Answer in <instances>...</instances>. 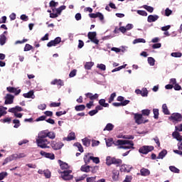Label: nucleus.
I'll return each mask as SVG.
<instances>
[{
	"label": "nucleus",
	"mask_w": 182,
	"mask_h": 182,
	"mask_svg": "<svg viewBox=\"0 0 182 182\" xmlns=\"http://www.w3.org/2000/svg\"><path fill=\"white\" fill-rule=\"evenodd\" d=\"M36 144L41 149H49L48 144H50V142L47 139L38 138L36 139Z\"/></svg>",
	"instance_id": "f257e3e1"
},
{
	"label": "nucleus",
	"mask_w": 182,
	"mask_h": 182,
	"mask_svg": "<svg viewBox=\"0 0 182 182\" xmlns=\"http://www.w3.org/2000/svg\"><path fill=\"white\" fill-rule=\"evenodd\" d=\"M58 173H61V178H63V180H65V181L72 180L73 178V176L70 175V173H72V171L70 170L58 171Z\"/></svg>",
	"instance_id": "f03ea898"
},
{
	"label": "nucleus",
	"mask_w": 182,
	"mask_h": 182,
	"mask_svg": "<svg viewBox=\"0 0 182 182\" xmlns=\"http://www.w3.org/2000/svg\"><path fill=\"white\" fill-rule=\"evenodd\" d=\"M154 150V146H143L139 148V152L141 153V154H149L150 151H153Z\"/></svg>",
	"instance_id": "7ed1b4c3"
},
{
	"label": "nucleus",
	"mask_w": 182,
	"mask_h": 182,
	"mask_svg": "<svg viewBox=\"0 0 182 182\" xmlns=\"http://www.w3.org/2000/svg\"><path fill=\"white\" fill-rule=\"evenodd\" d=\"M169 120L173 123H178L182 120V115L180 113H173L171 117H169Z\"/></svg>",
	"instance_id": "20e7f679"
},
{
	"label": "nucleus",
	"mask_w": 182,
	"mask_h": 182,
	"mask_svg": "<svg viewBox=\"0 0 182 182\" xmlns=\"http://www.w3.org/2000/svg\"><path fill=\"white\" fill-rule=\"evenodd\" d=\"M134 119L136 124H143V123H148L149 122V119L143 120V114H134Z\"/></svg>",
	"instance_id": "39448f33"
},
{
	"label": "nucleus",
	"mask_w": 182,
	"mask_h": 182,
	"mask_svg": "<svg viewBox=\"0 0 182 182\" xmlns=\"http://www.w3.org/2000/svg\"><path fill=\"white\" fill-rule=\"evenodd\" d=\"M134 146V143L133 142V141H130V140H124V139H118L116 143H115V146Z\"/></svg>",
	"instance_id": "423d86ee"
},
{
	"label": "nucleus",
	"mask_w": 182,
	"mask_h": 182,
	"mask_svg": "<svg viewBox=\"0 0 182 182\" xmlns=\"http://www.w3.org/2000/svg\"><path fill=\"white\" fill-rule=\"evenodd\" d=\"M97 36V33L96 31L93 32H89L87 33V38L92 42V43H95V45H97L99 43V39L96 38Z\"/></svg>",
	"instance_id": "0eeeda50"
},
{
	"label": "nucleus",
	"mask_w": 182,
	"mask_h": 182,
	"mask_svg": "<svg viewBox=\"0 0 182 182\" xmlns=\"http://www.w3.org/2000/svg\"><path fill=\"white\" fill-rule=\"evenodd\" d=\"M62 42V38L60 37H57L54 40L50 41L47 43L48 48H52V46H56L59 45V43Z\"/></svg>",
	"instance_id": "6e6552de"
},
{
	"label": "nucleus",
	"mask_w": 182,
	"mask_h": 182,
	"mask_svg": "<svg viewBox=\"0 0 182 182\" xmlns=\"http://www.w3.org/2000/svg\"><path fill=\"white\" fill-rule=\"evenodd\" d=\"M50 146L53 150H60L64 146L62 142L51 141Z\"/></svg>",
	"instance_id": "1a4fd4ad"
},
{
	"label": "nucleus",
	"mask_w": 182,
	"mask_h": 182,
	"mask_svg": "<svg viewBox=\"0 0 182 182\" xmlns=\"http://www.w3.org/2000/svg\"><path fill=\"white\" fill-rule=\"evenodd\" d=\"M14 99H15V97L11 94H6L5 97V105H12L14 103Z\"/></svg>",
	"instance_id": "9d476101"
},
{
	"label": "nucleus",
	"mask_w": 182,
	"mask_h": 182,
	"mask_svg": "<svg viewBox=\"0 0 182 182\" xmlns=\"http://www.w3.org/2000/svg\"><path fill=\"white\" fill-rule=\"evenodd\" d=\"M85 96L87 99H90V102H93V100L99 99V94L97 93L93 95L92 92H87L85 94Z\"/></svg>",
	"instance_id": "9b49d317"
},
{
	"label": "nucleus",
	"mask_w": 182,
	"mask_h": 182,
	"mask_svg": "<svg viewBox=\"0 0 182 182\" xmlns=\"http://www.w3.org/2000/svg\"><path fill=\"white\" fill-rule=\"evenodd\" d=\"M41 156H43L46 159H50V160H55V154L53 153H47L44 151L40 152Z\"/></svg>",
	"instance_id": "f8f14e48"
},
{
	"label": "nucleus",
	"mask_w": 182,
	"mask_h": 182,
	"mask_svg": "<svg viewBox=\"0 0 182 182\" xmlns=\"http://www.w3.org/2000/svg\"><path fill=\"white\" fill-rule=\"evenodd\" d=\"M6 90L9 93H14L15 96H18V95L21 92V89L18 90L14 87H7Z\"/></svg>",
	"instance_id": "ddd939ff"
},
{
	"label": "nucleus",
	"mask_w": 182,
	"mask_h": 182,
	"mask_svg": "<svg viewBox=\"0 0 182 182\" xmlns=\"http://www.w3.org/2000/svg\"><path fill=\"white\" fill-rule=\"evenodd\" d=\"M129 103L130 100H125L122 102H113L112 106H114V107H120V106H127V105H129Z\"/></svg>",
	"instance_id": "4468645a"
},
{
	"label": "nucleus",
	"mask_w": 182,
	"mask_h": 182,
	"mask_svg": "<svg viewBox=\"0 0 182 182\" xmlns=\"http://www.w3.org/2000/svg\"><path fill=\"white\" fill-rule=\"evenodd\" d=\"M160 18L158 15H149L147 18V21L149 23H151V22H156Z\"/></svg>",
	"instance_id": "2eb2a0df"
},
{
	"label": "nucleus",
	"mask_w": 182,
	"mask_h": 182,
	"mask_svg": "<svg viewBox=\"0 0 182 182\" xmlns=\"http://www.w3.org/2000/svg\"><path fill=\"white\" fill-rule=\"evenodd\" d=\"M51 85H57V86H59V87H62V86H63L65 84L63 80L55 79L51 82Z\"/></svg>",
	"instance_id": "dca6fc26"
},
{
	"label": "nucleus",
	"mask_w": 182,
	"mask_h": 182,
	"mask_svg": "<svg viewBox=\"0 0 182 182\" xmlns=\"http://www.w3.org/2000/svg\"><path fill=\"white\" fill-rule=\"evenodd\" d=\"M76 139V135L75 132H71L68 135V137H65L64 140H67V141H72V140H75Z\"/></svg>",
	"instance_id": "f3484780"
},
{
	"label": "nucleus",
	"mask_w": 182,
	"mask_h": 182,
	"mask_svg": "<svg viewBox=\"0 0 182 182\" xmlns=\"http://www.w3.org/2000/svg\"><path fill=\"white\" fill-rule=\"evenodd\" d=\"M120 174V172L117 170H113L112 171V180L114 181H117L119 180V176Z\"/></svg>",
	"instance_id": "a211bd4d"
},
{
	"label": "nucleus",
	"mask_w": 182,
	"mask_h": 182,
	"mask_svg": "<svg viewBox=\"0 0 182 182\" xmlns=\"http://www.w3.org/2000/svg\"><path fill=\"white\" fill-rule=\"evenodd\" d=\"M58 164H60L61 170H68V168H69V165L61 160H58Z\"/></svg>",
	"instance_id": "6ab92c4d"
},
{
	"label": "nucleus",
	"mask_w": 182,
	"mask_h": 182,
	"mask_svg": "<svg viewBox=\"0 0 182 182\" xmlns=\"http://www.w3.org/2000/svg\"><path fill=\"white\" fill-rule=\"evenodd\" d=\"M172 136L173 139H176L178 141H182V136L180 135V133L178 132H173L172 133Z\"/></svg>",
	"instance_id": "aec40b11"
},
{
	"label": "nucleus",
	"mask_w": 182,
	"mask_h": 182,
	"mask_svg": "<svg viewBox=\"0 0 182 182\" xmlns=\"http://www.w3.org/2000/svg\"><path fill=\"white\" fill-rule=\"evenodd\" d=\"M140 173H141V176H143L144 177H146V176H150V171L147 168H141L140 170Z\"/></svg>",
	"instance_id": "412c9836"
},
{
	"label": "nucleus",
	"mask_w": 182,
	"mask_h": 182,
	"mask_svg": "<svg viewBox=\"0 0 182 182\" xmlns=\"http://www.w3.org/2000/svg\"><path fill=\"white\" fill-rule=\"evenodd\" d=\"M167 155V150L166 149H163L158 155V156L156 157V159H164V157H166V156Z\"/></svg>",
	"instance_id": "4be33fe9"
},
{
	"label": "nucleus",
	"mask_w": 182,
	"mask_h": 182,
	"mask_svg": "<svg viewBox=\"0 0 182 182\" xmlns=\"http://www.w3.org/2000/svg\"><path fill=\"white\" fill-rule=\"evenodd\" d=\"M48 137V130L41 131L38 134V139H46Z\"/></svg>",
	"instance_id": "5701e85b"
},
{
	"label": "nucleus",
	"mask_w": 182,
	"mask_h": 182,
	"mask_svg": "<svg viewBox=\"0 0 182 182\" xmlns=\"http://www.w3.org/2000/svg\"><path fill=\"white\" fill-rule=\"evenodd\" d=\"M92 156H90V154H87L84 156V161L85 164H89L90 163V160H92Z\"/></svg>",
	"instance_id": "b1692460"
},
{
	"label": "nucleus",
	"mask_w": 182,
	"mask_h": 182,
	"mask_svg": "<svg viewBox=\"0 0 182 182\" xmlns=\"http://www.w3.org/2000/svg\"><path fill=\"white\" fill-rule=\"evenodd\" d=\"M64 9H66V6H61L58 9H55V14L59 16L62 14V11H64Z\"/></svg>",
	"instance_id": "393cba45"
},
{
	"label": "nucleus",
	"mask_w": 182,
	"mask_h": 182,
	"mask_svg": "<svg viewBox=\"0 0 182 182\" xmlns=\"http://www.w3.org/2000/svg\"><path fill=\"white\" fill-rule=\"evenodd\" d=\"M80 170L84 173H89L90 171V166L82 165Z\"/></svg>",
	"instance_id": "a878e982"
},
{
	"label": "nucleus",
	"mask_w": 182,
	"mask_h": 182,
	"mask_svg": "<svg viewBox=\"0 0 182 182\" xmlns=\"http://www.w3.org/2000/svg\"><path fill=\"white\" fill-rule=\"evenodd\" d=\"M113 129H114V125H113L111 123H108L106 127L104 129V132H105V130H107V132H112V130H113Z\"/></svg>",
	"instance_id": "bb28decb"
},
{
	"label": "nucleus",
	"mask_w": 182,
	"mask_h": 182,
	"mask_svg": "<svg viewBox=\"0 0 182 182\" xmlns=\"http://www.w3.org/2000/svg\"><path fill=\"white\" fill-rule=\"evenodd\" d=\"M99 105L102 107H109V103H106V100L105 99L100 100Z\"/></svg>",
	"instance_id": "cd10ccee"
},
{
	"label": "nucleus",
	"mask_w": 182,
	"mask_h": 182,
	"mask_svg": "<svg viewBox=\"0 0 182 182\" xmlns=\"http://www.w3.org/2000/svg\"><path fill=\"white\" fill-rule=\"evenodd\" d=\"M122 163V159H117L116 158H112V164L117 165V167H119Z\"/></svg>",
	"instance_id": "c85d7f7f"
},
{
	"label": "nucleus",
	"mask_w": 182,
	"mask_h": 182,
	"mask_svg": "<svg viewBox=\"0 0 182 182\" xmlns=\"http://www.w3.org/2000/svg\"><path fill=\"white\" fill-rule=\"evenodd\" d=\"M75 109L76 112H82L86 109V106H85V105H76Z\"/></svg>",
	"instance_id": "c756f323"
},
{
	"label": "nucleus",
	"mask_w": 182,
	"mask_h": 182,
	"mask_svg": "<svg viewBox=\"0 0 182 182\" xmlns=\"http://www.w3.org/2000/svg\"><path fill=\"white\" fill-rule=\"evenodd\" d=\"M6 43V36L4 34L0 36V45L4 46V44Z\"/></svg>",
	"instance_id": "7c9ffc66"
},
{
	"label": "nucleus",
	"mask_w": 182,
	"mask_h": 182,
	"mask_svg": "<svg viewBox=\"0 0 182 182\" xmlns=\"http://www.w3.org/2000/svg\"><path fill=\"white\" fill-rule=\"evenodd\" d=\"M95 65V63L93 62H87L85 65V69L87 70H90L92 69V67Z\"/></svg>",
	"instance_id": "2f4dec72"
},
{
	"label": "nucleus",
	"mask_w": 182,
	"mask_h": 182,
	"mask_svg": "<svg viewBox=\"0 0 182 182\" xmlns=\"http://www.w3.org/2000/svg\"><path fill=\"white\" fill-rule=\"evenodd\" d=\"M83 146H85V147H89L90 146V139L87 138H85L82 139Z\"/></svg>",
	"instance_id": "473e14b6"
},
{
	"label": "nucleus",
	"mask_w": 182,
	"mask_h": 182,
	"mask_svg": "<svg viewBox=\"0 0 182 182\" xmlns=\"http://www.w3.org/2000/svg\"><path fill=\"white\" fill-rule=\"evenodd\" d=\"M162 112L164 114H170V111H168L166 104L162 105Z\"/></svg>",
	"instance_id": "72a5a7b5"
},
{
	"label": "nucleus",
	"mask_w": 182,
	"mask_h": 182,
	"mask_svg": "<svg viewBox=\"0 0 182 182\" xmlns=\"http://www.w3.org/2000/svg\"><path fill=\"white\" fill-rule=\"evenodd\" d=\"M47 137L53 140L56 137V134L53 132H48L47 131Z\"/></svg>",
	"instance_id": "f704fd0d"
},
{
	"label": "nucleus",
	"mask_w": 182,
	"mask_h": 182,
	"mask_svg": "<svg viewBox=\"0 0 182 182\" xmlns=\"http://www.w3.org/2000/svg\"><path fill=\"white\" fill-rule=\"evenodd\" d=\"M142 8H144V9H146V11H147V12H149L150 14H152V12L154 11V8L147 5H144Z\"/></svg>",
	"instance_id": "c9c22d12"
},
{
	"label": "nucleus",
	"mask_w": 182,
	"mask_h": 182,
	"mask_svg": "<svg viewBox=\"0 0 182 182\" xmlns=\"http://www.w3.org/2000/svg\"><path fill=\"white\" fill-rule=\"evenodd\" d=\"M74 146L77 147V149L80 153H83L84 150H83V146H82V144H80L79 142H76L74 144Z\"/></svg>",
	"instance_id": "e433bc0d"
},
{
	"label": "nucleus",
	"mask_w": 182,
	"mask_h": 182,
	"mask_svg": "<svg viewBox=\"0 0 182 182\" xmlns=\"http://www.w3.org/2000/svg\"><path fill=\"white\" fill-rule=\"evenodd\" d=\"M116 144V141L113 142V138L108 139L106 140V144L107 147H112V144Z\"/></svg>",
	"instance_id": "4c0bfd02"
},
{
	"label": "nucleus",
	"mask_w": 182,
	"mask_h": 182,
	"mask_svg": "<svg viewBox=\"0 0 182 182\" xmlns=\"http://www.w3.org/2000/svg\"><path fill=\"white\" fill-rule=\"evenodd\" d=\"M33 95V91H29L27 93L23 94V97H26V99H30V97H32Z\"/></svg>",
	"instance_id": "58836bf2"
},
{
	"label": "nucleus",
	"mask_w": 182,
	"mask_h": 182,
	"mask_svg": "<svg viewBox=\"0 0 182 182\" xmlns=\"http://www.w3.org/2000/svg\"><path fill=\"white\" fill-rule=\"evenodd\" d=\"M127 66V64H125L124 65H121L119 67H117L112 70V73H114V72H119V70H122V69H124Z\"/></svg>",
	"instance_id": "ea45409f"
},
{
	"label": "nucleus",
	"mask_w": 182,
	"mask_h": 182,
	"mask_svg": "<svg viewBox=\"0 0 182 182\" xmlns=\"http://www.w3.org/2000/svg\"><path fill=\"white\" fill-rule=\"evenodd\" d=\"M118 149H124V150L127 149H134V147H133V146L132 145H118Z\"/></svg>",
	"instance_id": "a19ab883"
},
{
	"label": "nucleus",
	"mask_w": 182,
	"mask_h": 182,
	"mask_svg": "<svg viewBox=\"0 0 182 182\" xmlns=\"http://www.w3.org/2000/svg\"><path fill=\"white\" fill-rule=\"evenodd\" d=\"M113 158L110 157V156H107L106 159V164L107 166H112V164H113Z\"/></svg>",
	"instance_id": "79ce46f5"
},
{
	"label": "nucleus",
	"mask_w": 182,
	"mask_h": 182,
	"mask_svg": "<svg viewBox=\"0 0 182 182\" xmlns=\"http://www.w3.org/2000/svg\"><path fill=\"white\" fill-rule=\"evenodd\" d=\"M169 170H171L172 173H180V169L177 168L176 166H169Z\"/></svg>",
	"instance_id": "37998d69"
},
{
	"label": "nucleus",
	"mask_w": 182,
	"mask_h": 182,
	"mask_svg": "<svg viewBox=\"0 0 182 182\" xmlns=\"http://www.w3.org/2000/svg\"><path fill=\"white\" fill-rule=\"evenodd\" d=\"M156 63V60L153 58L152 57L148 58V63H149L150 66H154Z\"/></svg>",
	"instance_id": "c03bdc74"
},
{
	"label": "nucleus",
	"mask_w": 182,
	"mask_h": 182,
	"mask_svg": "<svg viewBox=\"0 0 182 182\" xmlns=\"http://www.w3.org/2000/svg\"><path fill=\"white\" fill-rule=\"evenodd\" d=\"M13 123H14V124H15L14 126V127L15 129H18V127H19V126H21V122L19 121V119H14Z\"/></svg>",
	"instance_id": "a18cd8bd"
},
{
	"label": "nucleus",
	"mask_w": 182,
	"mask_h": 182,
	"mask_svg": "<svg viewBox=\"0 0 182 182\" xmlns=\"http://www.w3.org/2000/svg\"><path fill=\"white\" fill-rule=\"evenodd\" d=\"M171 56L173 58H181L182 53L180 52L171 53Z\"/></svg>",
	"instance_id": "49530a36"
},
{
	"label": "nucleus",
	"mask_w": 182,
	"mask_h": 182,
	"mask_svg": "<svg viewBox=\"0 0 182 182\" xmlns=\"http://www.w3.org/2000/svg\"><path fill=\"white\" fill-rule=\"evenodd\" d=\"M147 95H149V91H147V88H143L141 90V96H142V97H147Z\"/></svg>",
	"instance_id": "de8ad7c7"
},
{
	"label": "nucleus",
	"mask_w": 182,
	"mask_h": 182,
	"mask_svg": "<svg viewBox=\"0 0 182 182\" xmlns=\"http://www.w3.org/2000/svg\"><path fill=\"white\" fill-rule=\"evenodd\" d=\"M136 13L138 15H141V16H147V12L143 10H137Z\"/></svg>",
	"instance_id": "09e8293b"
},
{
	"label": "nucleus",
	"mask_w": 182,
	"mask_h": 182,
	"mask_svg": "<svg viewBox=\"0 0 182 182\" xmlns=\"http://www.w3.org/2000/svg\"><path fill=\"white\" fill-rule=\"evenodd\" d=\"M33 49V47L31 46L30 44H26L24 47V52H28V50H32Z\"/></svg>",
	"instance_id": "8fccbe9b"
},
{
	"label": "nucleus",
	"mask_w": 182,
	"mask_h": 182,
	"mask_svg": "<svg viewBox=\"0 0 182 182\" xmlns=\"http://www.w3.org/2000/svg\"><path fill=\"white\" fill-rule=\"evenodd\" d=\"M153 113H154V118L157 119H159V109H153Z\"/></svg>",
	"instance_id": "3c124183"
},
{
	"label": "nucleus",
	"mask_w": 182,
	"mask_h": 182,
	"mask_svg": "<svg viewBox=\"0 0 182 182\" xmlns=\"http://www.w3.org/2000/svg\"><path fill=\"white\" fill-rule=\"evenodd\" d=\"M134 43H146V40L144 38H138L134 41Z\"/></svg>",
	"instance_id": "603ef678"
},
{
	"label": "nucleus",
	"mask_w": 182,
	"mask_h": 182,
	"mask_svg": "<svg viewBox=\"0 0 182 182\" xmlns=\"http://www.w3.org/2000/svg\"><path fill=\"white\" fill-rule=\"evenodd\" d=\"M114 97H116V92H113L111 94L109 100H108V103H112V102H113V100H114Z\"/></svg>",
	"instance_id": "864d4df0"
},
{
	"label": "nucleus",
	"mask_w": 182,
	"mask_h": 182,
	"mask_svg": "<svg viewBox=\"0 0 182 182\" xmlns=\"http://www.w3.org/2000/svg\"><path fill=\"white\" fill-rule=\"evenodd\" d=\"M1 122H2V123H8L9 124V123L12 122V119L11 117H6L3 119H1Z\"/></svg>",
	"instance_id": "5fc2aeb1"
},
{
	"label": "nucleus",
	"mask_w": 182,
	"mask_h": 182,
	"mask_svg": "<svg viewBox=\"0 0 182 182\" xmlns=\"http://www.w3.org/2000/svg\"><path fill=\"white\" fill-rule=\"evenodd\" d=\"M121 171H124V173H130V169H127L126 165H122L120 168Z\"/></svg>",
	"instance_id": "6e6d98bb"
},
{
	"label": "nucleus",
	"mask_w": 182,
	"mask_h": 182,
	"mask_svg": "<svg viewBox=\"0 0 182 182\" xmlns=\"http://www.w3.org/2000/svg\"><path fill=\"white\" fill-rule=\"evenodd\" d=\"M141 114L143 116H149L150 115V109H142Z\"/></svg>",
	"instance_id": "4d7b16f0"
},
{
	"label": "nucleus",
	"mask_w": 182,
	"mask_h": 182,
	"mask_svg": "<svg viewBox=\"0 0 182 182\" xmlns=\"http://www.w3.org/2000/svg\"><path fill=\"white\" fill-rule=\"evenodd\" d=\"M8 176V173L3 171L1 173H0V181L4 180V178H5V177H6Z\"/></svg>",
	"instance_id": "13d9d810"
},
{
	"label": "nucleus",
	"mask_w": 182,
	"mask_h": 182,
	"mask_svg": "<svg viewBox=\"0 0 182 182\" xmlns=\"http://www.w3.org/2000/svg\"><path fill=\"white\" fill-rule=\"evenodd\" d=\"M60 105V102H51L50 104V107H59Z\"/></svg>",
	"instance_id": "bf43d9fd"
},
{
	"label": "nucleus",
	"mask_w": 182,
	"mask_h": 182,
	"mask_svg": "<svg viewBox=\"0 0 182 182\" xmlns=\"http://www.w3.org/2000/svg\"><path fill=\"white\" fill-rule=\"evenodd\" d=\"M92 161H93V163H95V164H99L100 163V159H99V157H95L92 156Z\"/></svg>",
	"instance_id": "052dcab7"
},
{
	"label": "nucleus",
	"mask_w": 182,
	"mask_h": 182,
	"mask_svg": "<svg viewBox=\"0 0 182 182\" xmlns=\"http://www.w3.org/2000/svg\"><path fill=\"white\" fill-rule=\"evenodd\" d=\"M133 177L132 176L127 175L123 182H132Z\"/></svg>",
	"instance_id": "680f3d73"
},
{
	"label": "nucleus",
	"mask_w": 182,
	"mask_h": 182,
	"mask_svg": "<svg viewBox=\"0 0 182 182\" xmlns=\"http://www.w3.org/2000/svg\"><path fill=\"white\" fill-rule=\"evenodd\" d=\"M173 14V11H171L170 9L167 8L165 10V16H170Z\"/></svg>",
	"instance_id": "e2e57ef3"
},
{
	"label": "nucleus",
	"mask_w": 182,
	"mask_h": 182,
	"mask_svg": "<svg viewBox=\"0 0 182 182\" xmlns=\"http://www.w3.org/2000/svg\"><path fill=\"white\" fill-rule=\"evenodd\" d=\"M97 68L100 70H106V65L105 64H97Z\"/></svg>",
	"instance_id": "0e129e2a"
},
{
	"label": "nucleus",
	"mask_w": 182,
	"mask_h": 182,
	"mask_svg": "<svg viewBox=\"0 0 182 182\" xmlns=\"http://www.w3.org/2000/svg\"><path fill=\"white\" fill-rule=\"evenodd\" d=\"M77 72V70H73L70 74H69V77H75L76 76V73Z\"/></svg>",
	"instance_id": "69168bd1"
},
{
	"label": "nucleus",
	"mask_w": 182,
	"mask_h": 182,
	"mask_svg": "<svg viewBox=\"0 0 182 182\" xmlns=\"http://www.w3.org/2000/svg\"><path fill=\"white\" fill-rule=\"evenodd\" d=\"M95 181H96V176L87 178V182H95Z\"/></svg>",
	"instance_id": "338daca9"
},
{
	"label": "nucleus",
	"mask_w": 182,
	"mask_h": 182,
	"mask_svg": "<svg viewBox=\"0 0 182 182\" xmlns=\"http://www.w3.org/2000/svg\"><path fill=\"white\" fill-rule=\"evenodd\" d=\"M176 132H182V124L175 127Z\"/></svg>",
	"instance_id": "774afa93"
}]
</instances>
